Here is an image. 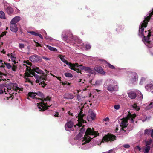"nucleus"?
<instances>
[{"label":"nucleus","mask_w":153,"mask_h":153,"mask_svg":"<svg viewBox=\"0 0 153 153\" xmlns=\"http://www.w3.org/2000/svg\"><path fill=\"white\" fill-rule=\"evenodd\" d=\"M136 115L135 114H129L127 118L121 119L119 122L121 123L120 126L117 125L115 131L120 134L124 133L125 131L124 130V128L126 127L128 123V121H130L132 123L134 122V119Z\"/></svg>","instance_id":"nucleus-5"},{"label":"nucleus","mask_w":153,"mask_h":153,"mask_svg":"<svg viewBox=\"0 0 153 153\" xmlns=\"http://www.w3.org/2000/svg\"><path fill=\"white\" fill-rule=\"evenodd\" d=\"M59 56L61 60L65 64L68 65L70 69L75 70L76 67L77 66V64H72L70 62H69L66 60L65 59V56H64L60 55Z\"/></svg>","instance_id":"nucleus-9"},{"label":"nucleus","mask_w":153,"mask_h":153,"mask_svg":"<svg viewBox=\"0 0 153 153\" xmlns=\"http://www.w3.org/2000/svg\"><path fill=\"white\" fill-rule=\"evenodd\" d=\"M64 98L66 99H73L74 98V96L70 94H65L64 96Z\"/></svg>","instance_id":"nucleus-30"},{"label":"nucleus","mask_w":153,"mask_h":153,"mask_svg":"<svg viewBox=\"0 0 153 153\" xmlns=\"http://www.w3.org/2000/svg\"><path fill=\"white\" fill-rule=\"evenodd\" d=\"M80 97V96L78 94H77V98L78 101H80V99H79Z\"/></svg>","instance_id":"nucleus-58"},{"label":"nucleus","mask_w":153,"mask_h":153,"mask_svg":"<svg viewBox=\"0 0 153 153\" xmlns=\"http://www.w3.org/2000/svg\"><path fill=\"white\" fill-rule=\"evenodd\" d=\"M145 80V79L144 78L142 77L140 81V85H142L143 84V82H144Z\"/></svg>","instance_id":"nucleus-45"},{"label":"nucleus","mask_w":153,"mask_h":153,"mask_svg":"<svg viewBox=\"0 0 153 153\" xmlns=\"http://www.w3.org/2000/svg\"><path fill=\"white\" fill-rule=\"evenodd\" d=\"M12 69V70L14 71H16V68L15 67H13L12 68H11Z\"/></svg>","instance_id":"nucleus-55"},{"label":"nucleus","mask_w":153,"mask_h":153,"mask_svg":"<svg viewBox=\"0 0 153 153\" xmlns=\"http://www.w3.org/2000/svg\"><path fill=\"white\" fill-rule=\"evenodd\" d=\"M116 137L114 135L111 134H108L106 135L103 137L102 142H108L109 141H112L115 140Z\"/></svg>","instance_id":"nucleus-13"},{"label":"nucleus","mask_w":153,"mask_h":153,"mask_svg":"<svg viewBox=\"0 0 153 153\" xmlns=\"http://www.w3.org/2000/svg\"><path fill=\"white\" fill-rule=\"evenodd\" d=\"M45 38L47 39H48L50 40H52L53 39L51 37H48L47 36L45 37Z\"/></svg>","instance_id":"nucleus-50"},{"label":"nucleus","mask_w":153,"mask_h":153,"mask_svg":"<svg viewBox=\"0 0 153 153\" xmlns=\"http://www.w3.org/2000/svg\"><path fill=\"white\" fill-rule=\"evenodd\" d=\"M107 65L108 67L111 69H115V68L114 66L113 65H111L109 63H107Z\"/></svg>","instance_id":"nucleus-40"},{"label":"nucleus","mask_w":153,"mask_h":153,"mask_svg":"<svg viewBox=\"0 0 153 153\" xmlns=\"http://www.w3.org/2000/svg\"><path fill=\"white\" fill-rule=\"evenodd\" d=\"M34 42H35L36 44V47H38V46L42 47V46L38 42H36L35 40H34Z\"/></svg>","instance_id":"nucleus-46"},{"label":"nucleus","mask_w":153,"mask_h":153,"mask_svg":"<svg viewBox=\"0 0 153 153\" xmlns=\"http://www.w3.org/2000/svg\"><path fill=\"white\" fill-rule=\"evenodd\" d=\"M141 131H140V132H139V133L140 134V133H141Z\"/></svg>","instance_id":"nucleus-64"},{"label":"nucleus","mask_w":153,"mask_h":153,"mask_svg":"<svg viewBox=\"0 0 153 153\" xmlns=\"http://www.w3.org/2000/svg\"><path fill=\"white\" fill-rule=\"evenodd\" d=\"M79 90H77V91H76V92H74V94H76V93H79Z\"/></svg>","instance_id":"nucleus-60"},{"label":"nucleus","mask_w":153,"mask_h":153,"mask_svg":"<svg viewBox=\"0 0 153 153\" xmlns=\"http://www.w3.org/2000/svg\"><path fill=\"white\" fill-rule=\"evenodd\" d=\"M32 75H33L36 79V82L39 83V85H41L42 87H44L46 85V83L45 81V79H43L42 77H40L34 72H32L31 73Z\"/></svg>","instance_id":"nucleus-11"},{"label":"nucleus","mask_w":153,"mask_h":153,"mask_svg":"<svg viewBox=\"0 0 153 153\" xmlns=\"http://www.w3.org/2000/svg\"><path fill=\"white\" fill-rule=\"evenodd\" d=\"M68 34L70 36V38H71V40L72 41L74 42L77 41L78 42V45H77L79 48H83L84 47V44L83 43H82V40L78 39L77 36H73L70 30H65L63 31L61 35V37L62 39L65 41L68 42L67 40L69 38H68Z\"/></svg>","instance_id":"nucleus-6"},{"label":"nucleus","mask_w":153,"mask_h":153,"mask_svg":"<svg viewBox=\"0 0 153 153\" xmlns=\"http://www.w3.org/2000/svg\"><path fill=\"white\" fill-rule=\"evenodd\" d=\"M85 131V129L82 127L79 134L75 138L76 140H79L78 145L79 148L83 150L87 149L90 147L89 142L93 138L98 135L97 132L95 131L90 128H88L86 130L84 137L81 139Z\"/></svg>","instance_id":"nucleus-1"},{"label":"nucleus","mask_w":153,"mask_h":153,"mask_svg":"<svg viewBox=\"0 0 153 153\" xmlns=\"http://www.w3.org/2000/svg\"><path fill=\"white\" fill-rule=\"evenodd\" d=\"M91 48V45L89 44H87L85 45V49L86 50L90 49Z\"/></svg>","instance_id":"nucleus-44"},{"label":"nucleus","mask_w":153,"mask_h":153,"mask_svg":"<svg viewBox=\"0 0 153 153\" xmlns=\"http://www.w3.org/2000/svg\"><path fill=\"white\" fill-rule=\"evenodd\" d=\"M29 73L26 72L25 73L24 78L25 79V82H31L33 78V75H32L31 73L32 72L28 71Z\"/></svg>","instance_id":"nucleus-16"},{"label":"nucleus","mask_w":153,"mask_h":153,"mask_svg":"<svg viewBox=\"0 0 153 153\" xmlns=\"http://www.w3.org/2000/svg\"><path fill=\"white\" fill-rule=\"evenodd\" d=\"M10 29L14 33H16L18 30L17 25L14 23H10Z\"/></svg>","instance_id":"nucleus-23"},{"label":"nucleus","mask_w":153,"mask_h":153,"mask_svg":"<svg viewBox=\"0 0 153 153\" xmlns=\"http://www.w3.org/2000/svg\"><path fill=\"white\" fill-rule=\"evenodd\" d=\"M94 92H99L100 91V90H97V89H96L94 90Z\"/></svg>","instance_id":"nucleus-57"},{"label":"nucleus","mask_w":153,"mask_h":153,"mask_svg":"<svg viewBox=\"0 0 153 153\" xmlns=\"http://www.w3.org/2000/svg\"><path fill=\"white\" fill-rule=\"evenodd\" d=\"M150 149V147L149 146H146L143 149L144 153H149Z\"/></svg>","instance_id":"nucleus-29"},{"label":"nucleus","mask_w":153,"mask_h":153,"mask_svg":"<svg viewBox=\"0 0 153 153\" xmlns=\"http://www.w3.org/2000/svg\"><path fill=\"white\" fill-rule=\"evenodd\" d=\"M21 19V18L20 16H16L12 19L10 22V23L16 24Z\"/></svg>","instance_id":"nucleus-26"},{"label":"nucleus","mask_w":153,"mask_h":153,"mask_svg":"<svg viewBox=\"0 0 153 153\" xmlns=\"http://www.w3.org/2000/svg\"><path fill=\"white\" fill-rule=\"evenodd\" d=\"M80 112L76 117V120H77V123L76 124V126L79 127L82 126L83 123H84L85 122L83 119L84 115L83 114L82 110L80 109Z\"/></svg>","instance_id":"nucleus-8"},{"label":"nucleus","mask_w":153,"mask_h":153,"mask_svg":"<svg viewBox=\"0 0 153 153\" xmlns=\"http://www.w3.org/2000/svg\"><path fill=\"white\" fill-rule=\"evenodd\" d=\"M1 52L3 54H5V51H4V50H3L2 51H1Z\"/></svg>","instance_id":"nucleus-59"},{"label":"nucleus","mask_w":153,"mask_h":153,"mask_svg":"<svg viewBox=\"0 0 153 153\" xmlns=\"http://www.w3.org/2000/svg\"><path fill=\"white\" fill-rule=\"evenodd\" d=\"M137 148L138 149L139 151H140L141 150V148L139 146H136Z\"/></svg>","instance_id":"nucleus-56"},{"label":"nucleus","mask_w":153,"mask_h":153,"mask_svg":"<svg viewBox=\"0 0 153 153\" xmlns=\"http://www.w3.org/2000/svg\"><path fill=\"white\" fill-rule=\"evenodd\" d=\"M36 95L42 97V94L39 91L37 92L36 93L30 92L28 94V99H29V97H31L33 98H34L36 99V101L37 102H39V103H37V106L40 111H43L47 109L48 107H49V106L47 103H45L44 102L50 101V99L49 97H48L45 98L41 99L39 98H36L35 97Z\"/></svg>","instance_id":"nucleus-4"},{"label":"nucleus","mask_w":153,"mask_h":153,"mask_svg":"<svg viewBox=\"0 0 153 153\" xmlns=\"http://www.w3.org/2000/svg\"><path fill=\"white\" fill-rule=\"evenodd\" d=\"M36 36H39L40 38H41L42 39H43V37L42 35L39 33H37V35H36Z\"/></svg>","instance_id":"nucleus-48"},{"label":"nucleus","mask_w":153,"mask_h":153,"mask_svg":"<svg viewBox=\"0 0 153 153\" xmlns=\"http://www.w3.org/2000/svg\"><path fill=\"white\" fill-rule=\"evenodd\" d=\"M24 65L25 66L27 67V70L28 71H29L30 69H31V68L27 66V65L29 66H31L32 68V70L36 72V73L39 74H43V71L42 70L40 69L38 67L36 66L33 65L31 66V63L30 62L28 61H23Z\"/></svg>","instance_id":"nucleus-7"},{"label":"nucleus","mask_w":153,"mask_h":153,"mask_svg":"<svg viewBox=\"0 0 153 153\" xmlns=\"http://www.w3.org/2000/svg\"><path fill=\"white\" fill-rule=\"evenodd\" d=\"M42 58L43 59L46 60H50V59L49 58H48L47 57H46L45 56H42Z\"/></svg>","instance_id":"nucleus-53"},{"label":"nucleus","mask_w":153,"mask_h":153,"mask_svg":"<svg viewBox=\"0 0 153 153\" xmlns=\"http://www.w3.org/2000/svg\"><path fill=\"white\" fill-rule=\"evenodd\" d=\"M19 47L21 50H22L25 47V45L22 43H19Z\"/></svg>","instance_id":"nucleus-39"},{"label":"nucleus","mask_w":153,"mask_h":153,"mask_svg":"<svg viewBox=\"0 0 153 153\" xmlns=\"http://www.w3.org/2000/svg\"><path fill=\"white\" fill-rule=\"evenodd\" d=\"M14 0L16 2H18L20 1V0Z\"/></svg>","instance_id":"nucleus-62"},{"label":"nucleus","mask_w":153,"mask_h":153,"mask_svg":"<svg viewBox=\"0 0 153 153\" xmlns=\"http://www.w3.org/2000/svg\"><path fill=\"white\" fill-rule=\"evenodd\" d=\"M29 59L33 62H36L41 59L40 56L37 55H33L29 57Z\"/></svg>","instance_id":"nucleus-20"},{"label":"nucleus","mask_w":153,"mask_h":153,"mask_svg":"<svg viewBox=\"0 0 153 153\" xmlns=\"http://www.w3.org/2000/svg\"><path fill=\"white\" fill-rule=\"evenodd\" d=\"M4 9L8 14H11L13 13V10L10 6L9 4L7 2H4Z\"/></svg>","instance_id":"nucleus-15"},{"label":"nucleus","mask_w":153,"mask_h":153,"mask_svg":"<svg viewBox=\"0 0 153 153\" xmlns=\"http://www.w3.org/2000/svg\"><path fill=\"white\" fill-rule=\"evenodd\" d=\"M102 79L97 80L96 81L95 84H94L96 86H99L102 84Z\"/></svg>","instance_id":"nucleus-33"},{"label":"nucleus","mask_w":153,"mask_h":153,"mask_svg":"<svg viewBox=\"0 0 153 153\" xmlns=\"http://www.w3.org/2000/svg\"><path fill=\"white\" fill-rule=\"evenodd\" d=\"M109 120V119L108 117H106L103 119V121L105 122H108Z\"/></svg>","instance_id":"nucleus-51"},{"label":"nucleus","mask_w":153,"mask_h":153,"mask_svg":"<svg viewBox=\"0 0 153 153\" xmlns=\"http://www.w3.org/2000/svg\"><path fill=\"white\" fill-rule=\"evenodd\" d=\"M153 14V10L150 13L149 16L145 17L144 20L140 25L139 30V35L142 38V41L148 47L151 48L152 45L150 44L149 37L151 36V32L150 30H144V28L146 27L148 22L150 19L151 16Z\"/></svg>","instance_id":"nucleus-2"},{"label":"nucleus","mask_w":153,"mask_h":153,"mask_svg":"<svg viewBox=\"0 0 153 153\" xmlns=\"http://www.w3.org/2000/svg\"><path fill=\"white\" fill-rule=\"evenodd\" d=\"M130 147V146L128 144H124L119 147L120 149H123L124 148H128Z\"/></svg>","instance_id":"nucleus-32"},{"label":"nucleus","mask_w":153,"mask_h":153,"mask_svg":"<svg viewBox=\"0 0 153 153\" xmlns=\"http://www.w3.org/2000/svg\"><path fill=\"white\" fill-rule=\"evenodd\" d=\"M153 106V100L150 103L149 105V108H150L152 107Z\"/></svg>","instance_id":"nucleus-49"},{"label":"nucleus","mask_w":153,"mask_h":153,"mask_svg":"<svg viewBox=\"0 0 153 153\" xmlns=\"http://www.w3.org/2000/svg\"><path fill=\"white\" fill-rule=\"evenodd\" d=\"M3 75V74L0 72V77H1Z\"/></svg>","instance_id":"nucleus-61"},{"label":"nucleus","mask_w":153,"mask_h":153,"mask_svg":"<svg viewBox=\"0 0 153 153\" xmlns=\"http://www.w3.org/2000/svg\"><path fill=\"white\" fill-rule=\"evenodd\" d=\"M5 65L7 68L8 69H10L12 68V66L9 63H6L1 60H0V70L4 72L5 70L4 68L5 66L3 65Z\"/></svg>","instance_id":"nucleus-14"},{"label":"nucleus","mask_w":153,"mask_h":153,"mask_svg":"<svg viewBox=\"0 0 153 153\" xmlns=\"http://www.w3.org/2000/svg\"><path fill=\"white\" fill-rule=\"evenodd\" d=\"M79 84L80 85L82 86L84 85L85 84V81L84 79H79Z\"/></svg>","instance_id":"nucleus-34"},{"label":"nucleus","mask_w":153,"mask_h":153,"mask_svg":"<svg viewBox=\"0 0 153 153\" xmlns=\"http://www.w3.org/2000/svg\"><path fill=\"white\" fill-rule=\"evenodd\" d=\"M95 70L97 72L102 75H104L105 72L103 71L102 68L100 66H96L94 68Z\"/></svg>","instance_id":"nucleus-24"},{"label":"nucleus","mask_w":153,"mask_h":153,"mask_svg":"<svg viewBox=\"0 0 153 153\" xmlns=\"http://www.w3.org/2000/svg\"><path fill=\"white\" fill-rule=\"evenodd\" d=\"M51 74V75H52V76H53L54 77H56V78H57V79L59 80V81H61V77H57V76H55L53 74Z\"/></svg>","instance_id":"nucleus-47"},{"label":"nucleus","mask_w":153,"mask_h":153,"mask_svg":"<svg viewBox=\"0 0 153 153\" xmlns=\"http://www.w3.org/2000/svg\"><path fill=\"white\" fill-rule=\"evenodd\" d=\"M137 93L139 97L138 100L140 101H142L143 98V95L139 91H136V92L131 91L128 93V95L129 97L131 99H133L136 97Z\"/></svg>","instance_id":"nucleus-10"},{"label":"nucleus","mask_w":153,"mask_h":153,"mask_svg":"<svg viewBox=\"0 0 153 153\" xmlns=\"http://www.w3.org/2000/svg\"><path fill=\"white\" fill-rule=\"evenodd\" d=\"M53 115L55 117H58L59 116V114L58 112H55V114H53Z\"/></svg>","instance_id":"nucleus-52"},{"label":"nucleus","mask_w":153,"mask_h":153,"mask_svg":"<svg viewBox=\"0 0 153 153\" xmlns=\"http://www.w3.org/2000/svg\"><path fill=\"white\" fill-rule=\"evenodd\" d=\"M152 129H147L144 130V135H148L150 134L152 132Z\"/></svg>","instance_id":"nucleus-31"},{"label":"nucleus","mask_w":153,"mask_h":153,"mask_svg":"<svg viewBox=\"0 0 153 153\" xmlns=\"http://www.w3.org/2000/svg\"><path fill=\"white\" fill-rule=\"evenodd\" d=\"M152 141L151 139H150L149 140L146 141L145 143L146 146H149V145L151 144L152 143Z\"/></svg>","instance_id":"nucleus-37"},{"label":"nucleus","mask_w":153,"mask_h":153,"mask_svg":"<svg viewBox=\"0 0 153 153\" xmlns=\"http://www.w3.org/2000/svg\"><path fill=\"white\" fill-rule=\"evenodd\" d=\"M116 82L112 79H107L104 84V86L105 87H107L108 86H111V85L115 84Z\"/></svg>","instance_id":"nucleus-21"},{"label":"nucleus","mask_w":153,"mask_h":153,"mask_svg":"<svg viewBox=\"0 0 153 153\" xmlns=\"http://www.w3.org/2000/svg\"><path fill=\"white\" fill-rule=\"evenodd\" d=\"M107 90L110 92H112L113 91H117L118 90V87L117 85L114 86H108L107 87Z\"/></svg>","instance_id":"nucleus-22"},{"label":"nucleus","mask_w":153,"mask_h":153,"mask_svg":"<svg viewBox=\"0 0 153 153\" xmlns=\"http://www.w3.org/2000/svg\"><path fill=\"white\" fill-rule=\"evenodd\" d=\"M28 33H30L32 35H34L36 36V35H37V33H36V32L33 31H28Z\"/></svg>","instance_id":"nucleus-42"},{"label":"nucleus","mask_w":153,"mask_h":153,"mask_svg":"<svg viewBox=\"0 0 153 153\" xmlns=\"http://www.w3.org/2000/svg\"><path fill=\"white\" fill-rule=\"evenodd\" d=\"M145 88L147 91H151L153 89V85L151 84H148L146 86Z\"/></svg>","instance_id":"nucleus-27"},{"label":"nucleus","mask_w":153,"mask_h":153,"mask_svg":"<svg viewBox=\"0 0 153 153\" xmlns=\"http://www.w3.org/2000/svg\"><path fill=\"white\" fill-rule=\"evenodd\" d=\"M64 75L67 77H72L73 76L72 75L69 73H65Z\"/></svg>","instance_id":"nucleus-38"},{"label":"nucleus","mask_w":153,"mask_h":153,"mask_svg":"<svg viewBox=\"0 0 153 153\" xmlns=\"http://www.w3.org/2000/svg\"><path fill=\"white\" fill-rule=\"evenodd\" d=\"M150 134H151V136L153 138V129H152V132H151V133Z\"/></svg>","instance_id":"nucleus-54"},{"label":"nucleus","mask_w":153,"mask_h":153,"mask_svg":"<svg viewBox=\"0 0 153 153\" xmlns=\"http://www.w3.org/2000/svg\"><path fill=\"white\" fill-rule=\"evenodd\" d=\"M74 123L71 121L68 122L65 125V130L67 131H72L74 130V128L76 127V125L74 126Z\"/></svg>","instance_id":"nucleus-12"},{"label":"nucleus","mask_w":153,"mask_h":153,"mask_svg":"<svg viewBox=\"0 0 153 153\" xmlns=\"http://www.w3.org/2000/svg\"><path fill=\"white\" fill-rule=\"evenodd\" d=\"M41 33L44 35L45 36H47V34L46 32L44 30H41Z\"/></svg>","instance_id":"nucleus-41"},{"label":"nucleus","mask_w":153,"mask_h":153,"mask_svg":"<svg viewBox=\"0 0 153 153\" xmlns=\"http://www.w3.org/2000/svg\"><path fill=\"white\" fill-rule=\"evenodd\" d=\"M1 22H0V27L1 26Z\"/></svg>","instance_id":"nucleus-63"},{"label":"nucleus","mask_w":153,"mask_h":153,"mask_svg":"<svg viewBox=\"0 0 153 153\" xmlns=\"http://www.w3.org/2000/svg\"><path fill=\"white\" fill-rule=\"evenodd\" d=\"M89 114L87 116V119L88 121H91L95 120L96 117L95 113L91 110L89 112Z\"/></svg>","instance_id":"nucleus-18"},{"label":"nucleus","mask_w":153,"mask_h":153,"mask_svg":"<svg viewBox=\"0 0 153 153\" xmlns=\"http://www.w3.org/2000/svg\"><path fill=\"white\" fill-rule=\"evenodd\" d=\"M7 56L10 58L11 61L13 62L14 64L16 63V58L15 54L12 53H11L10 54H7Z\"/></svg>","instance_id":"nucleus-25"},{"label":"nucleus","mask_w":153,"mask_h":153,"mask_svg":"<svg viewBox=\"0 0 153 153\" xmlns=\"http://www.w3.org/2000/svg\"><path fill=\"white\" fill-rule=\"evenodd\" d=\"M77 66L76 67V68L78 67L79 68L81 69L82 70H84L85 71L87 72H89L90 73L93 74L94 72V71L91 69V68L89 67L83 66L82 65H78L77 64ZM76 68H76V70H76H77V69H76Z\"/></svg>","instance_id":"nucleus-17"},{"label":"nucleus","mask_w":153,"mask_h":153,"mask_svg":"<svg viewBox=\"0 0 153 153\" xmlns=\"http://www.w3.org/2000/svg\"><path fill=\"white\" fill-rule=\"evenodd\" d=\"M132 107L134 109H135L136 111H138L140 109V107L138 106L136 103H134L132 105Z\"/></svg>","instance_id":"nucleus-36"},{"label":"nucleus","mask_w":153,"mask_h":153,"mask_svg":"<svg viewBox=\"0 0 153 153\" xmlns=\"http://www.w3.org/2000/svg\"><path fill=\"white\" fill-rule=\"evenodd\" d=\"M0 18L3 19H6L5 13L2 11H0Z\"/></svg>","instance_id":"nucleus-35"},{"label":"nucleus","mask_w":153,"mask_h":153,"mask_svg":"<svg viewBox=\"0 0 153 153\" xmlns=\"http://www.w3.org/2000/svg\"><path fill=\"white\" fill-rule=\"evenodd\" d=\"M130 75L131 77L130 81L132 83H133L137 81L138 79V76L136 73L132 72L130 74Z\"/></svg>","instance_id":"nucleus-19"},{"label":"nucleus","mask_w":153,"mask_h":153,"mask_svg":"<svg viewBox=\"0 0 153 153\" xmlns=\"http://www.w3.org/2000/svg\"><path fill=\"white\" fill-rule=\"evenodd\" d=\"M45 46L46 48H47L48 49L51 51L54 52H56L57 51V50L55 48L52 47L47 45H46Z\"/></svg>","instance_id":"nucleus-28"},{"label":"nucleus","mask_w":153,"mask_h":153,"mask_svg":"<svg viewBox=\"0 0 153 153\" xmlns=\"http://www.w3.org/2000/svg\"><path fill=\"white\" fill-rule=\"evenodd\" d=\"M22 88L18 87L16 83H11L10 85L6 84H0V94L3 93L5 94H9V96L7 97V100H12L14 96H16L17 93L22 91Z\"/></svg>","instance_id":"nucleus-3"},{"label":"nucleus","mask_w":153,"mask_h":153,"mask_svg":"<svg viewBox=\"0 0 153 153\" xmlns=\"http://www.w3.org/2000/svg\"><path fill=\"white\" fill-rule=\"evenodd\" d=\"M120 107V106L119 105H116L114 106V108L117 110H118Z\"/></svg>","instance_id":"nucleus-43"}]
</instances>
